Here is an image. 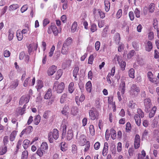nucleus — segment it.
<instances>
[{
    "label": "nucleus",
    "instance_id": "obj_10",
    "mask_svg": "<svg viewBox=\"0 0 159 159\" xmlns=\"http://www.w3.org/2000/svg\"><path fill=\"white\" fill-rule=\"evenodd\" d=\"M35 78L33 77L32 80H30V77H28L26 79L23 85L25 87L28 86H33L35 83Z\"/></svg>",
    "mask_w": 159,
    "mask_h": 159
},
{
    "label": "nucleus",
    "instance_id": "obj_20",
    "mask_svg": "<svg viewBox=\"0 0 159 159\" xmlns=\"http://www.w3.org/2000/svg\"><path fill=\"white\" fill-rule=\"evenodd\" d=\"M14 32L12 29H10L8 32V39L9 41L12 40L14 37Z\"/></svg>",
    "mask_w": 159,
    "mask_h": 159
},
{
    "label": "nucleus",
    "instance_id": "obj_46",
    "mask_svg": "<svg viewBox=\"0 0 159 159\" xmlns=\"http://www.w3.org/2000/svg\"><path fill=\"white\" fill-rule=\"evenodd\" d=\"M119 64L121 67V70L122 71L125 70L126 66L125 62L122 61Z\"/></svg>",
    "mask_w": 159,
    "mask_h": 159
},
{
    "label": "nucleus",
    "instance_id": "obj_49",
    "mask_svg": "<svg viewBox=\"0 0 159 159\" xmlns=\"http://www.w3.org/2000/svg\"><path fill=\"white\" fill-rule=\"evenodd\" d=\"M137 114L141 118H143L144 116V113L140 109H138L137 111Z\"/></svg>",
    "mask_w": 159,
    "mask_h": 159
},
{
    "label": "nucleus",
    "instance_id": "obj_31",
    "mask_svg": "<svg viewBox=\"0 0 159 159\" xmlns=\"http://www.w3.org/2000/svg\"><path fill=\"white\" fill-rule=\"evenodd\" d=\"M41 120L40 116L38 115L35 116V118L34 120V123L35 125H38L40 122Z\"/></svg>",
    "mask_w": 159,
    "mask_h": 159
},
{
    "label": "nucleus",
    "instance_id": "obj_27",
    "mask_svg": "<svg viewBox=\"0 0 159 159\" xmlns=\"http://www.w3.org/2000/svg\"><path fill=\"white\" fill-rule=\"evenodd\" d=\"M157 110V107L156 106H154L152 108V110L149 113V117L150 118L153 117L155 115L156 111Z\"/></svg>",
    "mask_w": 159,
    "mask_h": 159
},
{
    "label": "nucleus",
    "instance_id": "obj_9",
    "mask_svg": "<svg viewBox=\"0 0 159 159\" xmlns=\"http://www.w3.org/2000/svg\"><path fill=\"white\" fill-rule=\"evenodd\" d=\"M89 114L90 119L92 120H94L98 116V111L94 108L89 110Z\"/></svg>",
    "mask_w": 159,
    "mask_h": 159
},
{
    "label": "nucleus",
    "instance_id": "obj_44",
    "mask_svg": "<svg viewBox=\"0 0 159 159\" xmlns=\"http://www.w3.org/2000/svg\"><path fill=\"white\" fill-rule=\"evenodd\" d=\"M37 84L36 86V88L37 89L38 91L39 89H40L43 87V84L42 81L40 80H38L37 81Z\"/></svg>",
    "mask_w": 159,
    "mask_h": 159
},
{
    "label": "nucleus",
    "instance_id": "obj_55",
    "mask_svg": "<svg viewBox=\"0 0 159 159\" xmlns=\"http://www.w3.org/2000/svg\"><path fill=\"white\" fill-rule=\"evenodd\" d=\"M25 130L26 131V134H29L32 131L33 127L31 126H29L25 129Z\"/></svg>",
    "mask_w": 159,
    "mask_h": 159
},
{
    "label": "nucleus",
    "instance_id": "obj_39",
    "mask_svg": "<svg viewBox=\"0 0 159 159\" xmlns=\"http://www.w3.org/2000/svg\"><path fill=\"white\" fill-rule=\"evenodd\" d=\"M78 111V108L76 107H73L71 108V113L72 115L75 116L76 115Z\"/></svg>",
    "mask_w": 159,
    "mask_h": 159
},
{
    "label": "nucleus",
    "instance_id": "obj_30",
    "mask_svg": "<svg viewBox=\"0 0 159 159\" xmlns=\"http://www.w3.org/2000/svg\"><path fill=\"white\" fill-rule=\"evenodd\" d=\"M152 48V46L151 42L149 41H148L146 45V50L148 52H150Z\"/></svg>",
    "mask_w": 159,
    "mask_h": 159
},
{
    "label": "nucleus",
    "instance_id": "obj_17",
    "mask_svg": "<svg viewBox=\"0 0 159 159\" xmlns=\"http://www.w3.org/2000/svg\"><path fill=\"white\" fill-rule=\"evenodd\" d=\"M73 136V131L71 128V129H69L68 130L66 138L67 140H70L72 139Z\"/></svg>",
    "mask_w": 159,
    "mask_h": 159
},
{
    "label": "nucleus",
    "instance_id": "obj_6",
    "mask_svg": "<svg viewBox=\"0 0 159 159\" xmlns=\"http://www.w3.org/2000/svg\"><path fill=\"white\" fill-rule=\"evenodd\" d=\"M147 75L149 81L153 83L155 86H157L159 84V80L154 77L151 72L149 71L148 72Z\"/></svg>",
    "mask_w": 159,
    "mask_h": 159
},
{
    "label": "nucleus",
    "instance_id": "obj_29",
    "mask_svg": "<svg viewBox=\"0 0 159 159\" xmlns=\"http://www.w3.org/2000/svg\"><path fill=\"white\" fill-rule=\"evenodd\" d=\"M17 132V131L14 130L11 133L10 136V140L11 141H13L15 140Z\"/></svg>",
    "mask_w": 159,
    "mask_h": 159
},
{
    "label": "nucleus",
    "instance_id": "obj_24",
    "mask_svg": "<svg viewBox=\"0 0 159 159\" xmlns=\"http://www.w3.org/2000/svg\"><path fill=\"white\" fill-rule=\"evenodd\" d=\"M52 96V89H49L45 94L44 98L46 99H50Z\"/></svg>",
    "mask_w": 159,
    "mask_h": 159
},
{
    "label": "nucleus",
    "instance_id": "obj_4",
    "mask_svg": "<svg viewBox=\"0 0 159 159\" xmlns=\"http://www.w3.org/2000/svg\"><path fill=\"white\" fill-rule=\"evenodd\" d=\"M59 137L58 131L57 129H54L48 135V139L50 143H52L54 139L57 140Z\"/></svg>",
    "mask_w": 159,
    "mask_h": 159
},
{
    "label": "nucleus",
    "instance_id": "obj_56",
    "mask_svg": "<svg viewBox=\"0 0 159 159\" xmlns=\"http://www.w3.org/2000/svg\"><path fill=\"white\" fill-rule=\"evenodd\" d=\"M158 22L157 19L154 20L153 27L154 29H156V30L159 29V28H158Z\"/></svg>",
    "mask_w": 159,
    "mask_h": 159
},
{
    "label": "nucleus",
    "instance_id": "obj_3",
    "mask_svg": "<svg viewBox=\"0 0 159 159\" xmlns=\"http://www.w3.org/2000/svg\"><path fill=\"white\" fill-rule=\"evenodd\" d=\"M65 84L64 83H59L58 81H55L53 87V91H56L58 93H61L65 88Z\"/></svg>",
    "mask_w": 159,
    "mask_h": 159
},
{
    "label": "nucleus",
    "instance_id": "obj_25",
    "mask_svg": "<svg viewBox=\"0 0 159 159\" xmlns=\"http://www.w3.org/2000/svg\"><path fill=\"white\" fill-rule=\"evenodd\" d=\"M75 87L74 83L73 82H70L68 86V91L70 93H72Z\"/></svg>",
    "mask_w": 159,
    "mask_h": 159
},
{
    "label": "nucleus",
    "instance_id": "obj_34",
    "mask_svg": "<svg viewBox=\"0 0 159 159\" xmlns=\"http://www.w3.org/2000/svg\"><path fill=\"white\" fill-rule=\"evenodd\" d=\"M79 70V68L78 67H76L74 68L73 72V76L75 78V80H77L78 79L76 77L77 74Z\"/></svg>",
    "mask_w": 159,
    "mask_h": 159
},
{
    "label": "nucleus",
    "instance_id": "obj_37",
    "mask_svg": "<svg viewBox=\"0 0 159 159\" xmlns=\"http://www.w3.org/2000/svg\"><path fill=\"white\" fill-rule=\"evenodd\" d=\"M16 37L18 41H21L23 38V34L20 31H17L16 32Z\"/></svg>",
    "mask_w": 159,
    "mask_h": 159
},
{
    "label": "nucleus",
    "instance_id": "obj_23",
    "mask_svg": "<svg viewBox=\"0 0 159 159\" xmlns=\"http://www.w3.org/2000/svg\"><path fill=\"white\" fill-rule=\"evenodd\" d=\"M20 7L19 4H13L10 5L9 7V10L10 11H14L18 8Z\"/></svg>",
    "mask_w": 159,
    "mask_h": 159
},
{
    "label": "nucleus",
    "instance_id": "obj_63",
    "mask_svg": "<svg viewBox=\"0 0 159 159\" xmlns=\"http://www.w3.org/2000/svg\"><path fill=\"white\" fill-rule=\"evenodd\" d=\"M94 60L93 55H91L89 57L88 60V64H92L93 63V61Z\"/></svg>",
    "mask_w": 159,
    "mask_h": 159
},
{
    "label": "nucleus",
    "instance_id": "obj_40",
    "mask_svg": "<svg viewBox=\"0 0 159 159\" xmlns=\"http://www.w3.org/2000/svg\"><path fill=\"white\" fill-rule=\"evenodd\" d=\"M129 75L132 78H134V69L131 68L129 70Z\"/></svg>",
    "mask_w": 159,
    "mask_h": 159
},
{
    "label": "nucleus",
    "instance_id": "obj_52",
    "mask_svg": "<svg viewBox=\"0 0 159 159\" xmlns=\"http://www.w3.org/2000/svg\"><path fill=\"white\" fill-rule=\"evenodd\" d=\"M135 16L137 18H139L140 16V11L138 8H136L134 11Z\"/></svg>",
    "mask_w": 159,
    "mask_h": 159
},
{
    "label": "nucleus",
    "instance_id": "obj_57",
    "mask_svg": "<svg viewBox=\"0 0 159 159\" xmlns=\"http://www.w3.org/2000/svg\"><path fill=\"white\" fill-rule=\"evenodd\" d=\"M122 15V11L121 9H119L118 11H117L116 15V18L118 19H119Z\"/></svg>",
    "mask_w": 159,
    "mask_h": 159
},
{
    "label": "nucleus",
    "instance_id": "obj_18",
    "mask_svg": "<svg viewBox=\"0 0 159 159\" xmlns=\"http://www.w3.org/2000/svg\"><path fill=\"white\" fill-rule=\"evenodd\" d=\"M108 143L107 142H105L104 143V147L102 152V155L104 157L106 156L108 153Z\"/></svg>",
    "mask_w": 159,
    "mask_h": 159
},
{
    "label": "nucleus",
    "instance_id": "obj_48",
    "mask_svg": "<svg viewBox=\"0 0 159 159\" xmlns=\"http://www.w3.org/2000/svg\"><path fill=\"white\" fill-rule=\"evenodd\" d=\"M7 148L6 146L2 147L0 148V154L3 155L7 151Z\"/></svg>",
    "mask_w": 159,
    "mask_h": 159
},
{
    "label": "nucleus",
    "instance_id": "obj_14",
    "mask_svg": "<svg viewBox=\"0 0 159 159\" xmlns=\"http://www.w3.org/2000/svg\"><path fill=\"white\" fill-rule=\"evenodd\" d=\"M78 143L81 146H84L86 142V137L84 134L81 135L78 140Z\"/></svg>",
    "mask_w": 159,
    "mask_h": 159
},
{
    "label": "nucleus",
    "instance_id": "obj_36",
    "mask_svg": "<svg viewBox=\"0 0 159 159\" xmlns=\"http://www.w3.org/2000/svg\"><path fill=\"white\" fill-rule=\"evenodd\" d=\"M97 11L98 12V14H99L100 18L103 19L105 17V14L104 12H103L100 9H98L96 10H95V11H93V13H96V11Z\"/></svg>",
    "mask_w": 159,
    "mask_h": 159
},
{
    "label": "nucleus",
    "instance_id": "obj_16",
    "mask_svg": "<svg viewBox=\"0 0 159 159\" xmlns=\"http://www.w3.org/2000/svg\"><path fill=\"white\" fill-rule=\"evenodd\" d=\"M57 67L54 65H52L49 68L48 71V74L49 75H52L56 71Z\"/></svg>",
    "mask_w": 159,
    "mask_h": 159
},
{
    "label": "nucleus",
    "instance_id": "obj_59",
    "mask_svg": "<svg viewBox=\"0 0 159 159\" xmlns=\"http://www.w3.org/2000/svg\"><path fill=\"white\" fill-rule=\"evenodd\" d=\"M158 120L157 119L155 118L153 120L152 124V126L153 127H155L157 126L158 124Z\"/></svg>",
    "mask_w": 159,
    "mask_h": 159
},
{
    "label": "nucleus",
    "instance_id": "obj_28",
    "mask_svg": "<svg viewBox=\"0 0 159 159\" xmlns=\"http://www.w3.org/2000/svg\"><path fill=\"white\" fill-rule=\"evenodd\" d=\"M105 5V9L106 12L109 11L110 9V2L107 0H105L104 2Z\"/></svg>",
    "mask_w": 159,
    "mask_h": 159
},
{
    "label": "nucleus",
    "instance_id": "obj_42",
    "mask_svg": "<svg viewBox=\"0 0 159 159\" xmlns=\"http://www.w3.org/2000/svg\"><path fill=\"white\" fill-rule=\"evenodd\" d=\"M63 72L61 70L59 69L57 71L56 73V79L57 80L59 79L62 74Z\"/></svg>",
    "mask_w": 159,
    "mask_h": 159
},
{
    "label": "nucleus",
    "instance_id": "obj_1",
    "mask_svg": "<svg viewBox=\"0 0 159 159\" xmlns=\"http://www.w3.org/2000/svg\"><path fill=\"white\" fill-rule=\"evenodd\" d=\"M48 148L47 143L45 142L42 143L40 147L38 148L36 154L39 157H41L45 154Z\"/></svg>",
    "mask_w": 159,
    "mask_h": 159
},
{
    "label": "nucleus",
    "instance_id": "obj_41",
    "mask_svg": "<svg viewBox=\"0 0 159 159\" xmlns=\"http://www.w3.org/2000/svg\"><path fill=\"white\" fill-rule=\"evenodd\" d=\"M28 157V152L27 151H23L21 155V159H27Z\"/></svg>",
    "mask_w": 159,
    "mask_h": 159
},
{
    "label": "nucleus",
    "instance_id": "obj_54",
    "mask_svg": "<svg viewBox=\"0 0 159 159\" xmlns=\"http://www.w3.org/2000/svg\"><path fill=\"white\" fill-rule=\"evenodd\" d=\"M90 30L92 32H94L97 30V25L93 23L92 24Z\"/></svg>",
    "mask_w": 159,
    "mask_h": 159
},
{
    "label": "nucleus",
    "instance_id": "obj_19",
    "mask_svg": "<svg viewBox=\"0 0 159 159\" xmlns=\"http://www.w3.org/2000/svg\"><path fill=\"white\" fill-rule=\"evenodd\" d=\"M71 64V61L69 60H66L64 61L62 65V68L65 69L69 67Z\"/></svg>",
    "mask_w": 159,
    "mask_h": 159
},
{
    "label": "nucleus",
    "instance_id": "obj_38",
    "mask_svg": "<svg viewBox=\"0 0 159 159\" xmlns=\"http://www.w3.org/2000/svg\"><path fill=\"white\" fill-rule=\"evenodd\" d=\"M26 105L25 104L23 106V108H21L20 107L19 108V112H18L19 113V114L22 115H23L25 113V107Z\"/></svg>",
    "mask_w": 159,
    "mask_h": 159
},
{
    "label": "nucleus",
    "instance_id": "obj_58",
    "mask_svg": "<svg viewBox=\"0 0 159 159\" xmlns=\"http://www.w3.org/2000/svg\"><path fill=\"white\" fill-rule=\"evenodd\" d=\"M136 104L133 101H130L129 102L128 106L131 108H134L135 107Z\"/></svg>",
    "mask_w": 159,
    "mask_h": 159
},
{
    "label": "nucleus",
    "instance_id": "obj_22",
    "mask_svg": "<svg viewBox=\"0 0 159 159\" xmlns=\"http://www.w3.org/2000/svg\"><path fill=\"white\" fill-rule=\"evenodd\" d=\"M69 110V108L68 106L66 105L63 107L62 110L61 111V113L65 116H68Z\"/></svg>",
    "mask_w": 159,
    "mask_h": 159
},
{
    "label": "nucleus",
    "instance_id": "obj_50",
    "mask_svg": "<svg viewBox=\"0 0 159 159\" xmlns=\"http://www.w3.org/2000/svg\"><path fill=\"white\" fill-rule=\"evenodd\" d=\"M28 8V5L25 4L22 6L20 9V11L22 13H24L27 11Z\"/></svg>",
    "mask_w": 159,
    "mask_h": 159
},
{
    "label": "nucleus",
    "instance_id": "obj_60",
    "mask_svg": "<svg viewBox=\"0 0 159 159\" xmlns=\"http://www.w3.org/2000/svg\"><path fill=\"white\" fill-rule=\"evenodd\" d=\"M100 43L99 41H97L95 43V50L97 51H98L99 50L100 47Z\"/></svg>",
    "mask_w": 159,
    "mask_h": 159
},
{
    "label": "nucleus",
    "instance_id": "obj_43",
    "mask_svg": "<svg viewBox=\"0 0 159 159\" xmlns=\"http://www.w3.org/2000/svg\"><path fill=\"white\" fill-rule=\"evenodd\" d=\"M111 134L112 139H115L116 137V131L113 129H111L110 130Z\"/></svg>",
    "mask_w": 159,
    "mask_h": 159
},
{
    "label": "nucleus",
    "instance_id": "obj_53",
    "mask_svg": "<svg viewBox=\"0 0 159 159\" xmlns=\"http://www.w3.org/2000/svg\"><path fill=\"white\" fill-rule=\"evenodd\" d=\"M120 39V37L119 34L117 33H116L114 37V39L117 43H118L119 42Z\"/></svg>",
    "mask_w": 159,
    "mask_h": 159
},
{
    "label": "nucleus",
    "instance_id": "obj_51",
    "mask_svg": "<svg viewBox=\"0 0 159 159\" xmlns=\"http://www.w3.org/2000/svg\"><path fill=\"white\" fill-rule=\"evenodd\" d=\"M155 8V5L154 4H150L149 6V11L151 13L154 12Z\"/></svg>",
    "mask_w": 159,
    "mask_h": 159
},
{
    "label": "nucleus",
    "instance_id": "obj_5",
    "mask_svg": "<svg viewBox=\"0 0 159 159\" xmlns=\"http://www.w3.org/2000/svg\"><path fill=\"white\" fill-rule=\"evenodd\" d=\"M140 92V88L137 85L133 84L131 86L129 93L133 97L137 96Z\"/></svg>",
    "mask_w": 159,
    "mask_h": 159
},
{
    "label": "nucleus",
    "instance_id": "obj_47",
    "mask_svg": "<svg viewBox=\"0 0 159 159\" xmlns=\"http://www.w3.org/2000/svg\"><path fill=\"white\" fill-rule=\"evenodd\" d=\"M89 130L90 133L92 136L95 134V130L94 126L93 125H90L89 126Z\"/></svg>",
    "mask_w": 159,
    "mask_h": 159
},
{
    "label": "nucleus",
    "instance_id": "obj_33",
    "mask_svg": "<svg viewBox=\"0 0 159 159\" xmlns=\"http://www.w3.org/2000/svg\"><path fill=\"white\" fill-rule=\"evenodd\" d=\"M86 90L88 92H91L92 89V84L90 81H89L86 83Z\"/></svg>",
    "mask_w": 159,
    "mask_h": 159
},
{
    "label": "nucleus",
    "instance_id": "obj_35",
    "mask_svg": "<svg viewBox=\"0 0 159 159\" xmlns=\"http://www.w3.org/2000/svg\"><path fill=\"white\" fill-rule=\"evenodd\" d=\"M67 99V95L66 93L63 94L60 98V102L61 103H64Z\"/></svg>",
    "mask_w": 159,
    "mask_h": 159
},
{
    "label": "nucleus",
    "instance_id": "obj_13",
    "mask_svg": "<svg viewBox=\"0 0 159 159\" xmlns=\"http://www.w3.org/2000/svg\"><path fill=\"white\" fill-rule=\"evenodd\" d=\"M30 97L29 96H23L20 98L19 101V104L20 105H22L24 103L26 104L28 103L29 101Z\"/></svg>",
    "mask_w": 159,
    "mask_h": 159
},
{
    "label": "nucleus",
    "instance_id": "obj_8",
    "mask_svg": "<svg viewBox=\"0 0 159 159\" xmlns=\"http://www.w3.org/2000/svg\"><path fill=\"white\" fill-rule=\"evenodd\" d=\"M143 103L145 111L147 113H148L152 107V104L150 98H147L144 100Z\"/></svg>",
    "mask_w": 159,
    "mask_h": 159
},
{
    "label": "nucleus",
    "instance_id": "obj_62",
    "mask_svg": "<svg viewBox=\"0 0 159 159\" xmlns=\"http://www.w3.org/2000/svg\"><path fill=\"white\" fill-rule=\"evenodd\" d=\"M11 53L9 51L6 50L4 51V55L5 57H7L10 56Z\"/></svg>",
    "mask_w": 159,
    "mask_h": 159
},
{
    "label": "nucleus",
    "instance_id": "obj_12",
    "mask_svg": "<svg viewBox=\"0 0 159 159\" xmlns=\"http://www.w3.org/2000/svg\"><path fill=\"white\" fill-rule=\"evenodd\" d=\"M125 77H122L121 79V82L120 85V90L121 91L122 95L125 93Z\"/></svg>",
    "mask_w": 159,
    "mask_h": 159
},
{
    "label": "nucleus",
    "instance_id": "obj_15",
    "mask_svg": "<svg viewBox=\"0 0 159 159\" xmlns=\"http://www.w3.org/2000/svg\"><path fill=\"white\" fill-rule=\"evenodd\" d=\"M140 137L139 135H136L135 137L134 142V148L135 149L138 148L140 146Z\"/></svg>",
    "mask_w": 159,
    "mask_h": 159
},
{
    "label": "nucleus",
    "instance_id": "obj_45",
    "mask_svg": "<svg viewBox=\"0 0 159 159\" xmlns=\"http://www.w3.org/2000/svg\"><path fill=\"white\" fill-rule=\"evenodd\" d=\"M18 80H16L11 83V88H15L18 85Z\"/></svg>",
    "mask_w": 159,
    "mask_h": 159
},
{
    "label": "nucleus",
    "instance_id": "obj_7",
    "mask_svg": "<svg viewBox=\"0 0 159 159\" xmlns=\"http://www.w3.org/2000/svg\"><path fill=\"white\" fill-rule=\"evenodd\" d=\"M68 125V123L66 120H64L62 122L61 126V129L62 131V138L64 139L66 137V128Z\"/></svg>",
    "mask_w": 159,
    "mask_h": 159
},
{
    "label": "nucleus",
    "instance_id": "obj_64",
    "mask_svg": "<svg viewBox=\"0 0 159 159\" xmlns=\"http://www.w3.org/2000/svg\"><path fill=\"white\" fill-rule=\"evenodd\" d=\"M100 146V143L98 142H96L94 145V148L96 150H98Z\"/></svg>",
    "mask_w": 159,
    "mask_h": 159
},
{
    "label": "nucleus",
    "instance_id": "obj_26",
    "mask_svg": "<svg viewBox=\"0 0 159 159\" xmlns=\"http://www.w3.org/2000/svg\"><path fill=\"white\" fill-rule=\"evenodd\" d=\"M78 24L77 22L75 21L72 24L71 27V32L72 33H74L77 30Z\"/></svg>",
    "mask_w": 159,
    "mask_h": 159
},
{
    "label": "nucleus",
    "instance_id": "obj_21",
    "mask_svg": "<svg viewBox=\"0 0 159 159\" xmlns=\"http://www.w3.org/2000/svg\"><path fill=\"white\" fill-rule=\"evenodd\" d=\"M134 118L136 125L138 126H140L141 123L140 116L136 114L134 116Z\"/></svg>",
    "mask_w": 159,
    "mask_h": 159
},
{
    "label": "nucleus",
    "instance_id": "obj_61",
    "mask_svg": "<svg viewBox=\"0 0 159 159\" xmlns=\"http://www.w3.org/2000/svg\"><path fill=\"white\" fill-rule=\"evenodd\" d=\"M90 147V143L89 141H88L86 142V144L85 145V148L84 149V151L85 152H87L89 150Z\"/></svg>",
    "mask_w": 159,
    "mask_h": 159
},
{
    "label": "nucleus",
    "instance_id": "obj_32",
    "mask_svg": "<svg viewBox=\"0 0 159 159\" xmlns=\"http://www.w3.org/2000/svg\"><path fill=\"white\" fill-rule=\"evenodd\" d=\"M30 141L28 139H25L23 142V146L24 149H26L30 146Z\"/></svg>",
    "mask_w": 159,
    "mask_h": 159
},
{
    "label": "nucleus",
    "instance_id": "obj_2",
    "mask_svg": "<svg viewBox=\"0 0 159 159\" xmlns=\"http://www.w3.org/2000/svg\"><path fill=\"white\" fill-rule=\"evenodd\" d=\"M72 39L70 37L68 38L63 44L61 53L66 54L69 49V47L72 43Z\"/></svg>",
    "mask_w": 159,
    "mask_h": 159
},
{
    "label": "nucleus",
    "instance_id": "obj_11",
    "mask_svg": "<svg viewBox=\"0 0 159 159\" xmlns=\"http://www.w3.org/2000/svg\"><path fill=\"white\" fill-rule=\"evenodd\" d=\"M52 32L55 36L57 35L58 33V30L56 26L55 25H52L48 27V32L50 34Z\"/></svg>",
    "mask_w": 159,
    "mask_h": 159
}]
</instances>
